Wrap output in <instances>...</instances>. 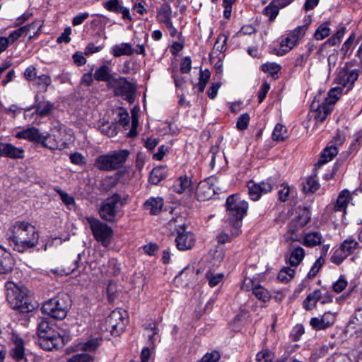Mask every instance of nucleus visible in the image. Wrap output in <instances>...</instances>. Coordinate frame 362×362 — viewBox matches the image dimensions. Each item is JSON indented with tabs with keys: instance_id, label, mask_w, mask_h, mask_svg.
Masks as SVG:
<instances>
[{
	"instance_id": "nucleus-62",
	"label": "nucleus",
	"mask_w": 362,
	"mask_h": 362,
	"mask_svg": "<svg viewBox=\"0 0 362 362\" xmlns=\"http://www.w3.org/2000/svg\"><path fill=\"white\" fill-rule=\"evenodd\" d=\"M69 158L72 163L82 165L86 163L85 158L79 153H74L70 155Z\"/></svg>"
},
{
	"instance_id": "nucleus-39",
	"label": "nucleus",
	"mask_w": 362,
	"mask_h": 362,
	"mask_svg": "<svg viewBox=\"0 0 362 362\" xmlns=\"http://www.w3.org/2000/svg\"><path fill=\"white\" fill-rule=\"evenodd\" d=\"M164 168L162 167L154 168L149 175V182L153 185H158L165 177V173L163 172Z\"/></svg>"
},
{
	"instance_id": "nucleus-1",
	"label": "nucleus",
	"mask_w": 362,
	"mask_h": 362,
	"mask_svg": "<svg viewBox=\"0 0 362 362\" xmlns=\"http://www.w3.org/2000/svg\"><path fill=\"white\" fill-rule=\"evenodd\" d=\"M8 233L10 245L19 252L34 247L38 243L39 235L35 227L28 222H16Z\"/></svg>"
},
{
	"instance_id": "nucleus-32",
	"label": "nucleus",
	"mask_w": 362,
	"mask_h": 362,
	"mask_svg": "<svg viewBox=\"0 0 362 362\" xmlns=\"http://www.w3.org/2000/svg\"><path fill=\"white\" fill-rule=\"evenodd\" d=\"M192 185V181L187 176L180 177L174 184V189L176 192L182 194L184 192L189 189Z\"/></svg>"
},
{
	"instance_id": "nucleus-55",
	"label": "nucleus",
	"mask_w": 362,
	"mask_h": 362,
	"mask_svg": "<svg viewBox=\"0 0 362 362\" xmlns=\"http://www.w3.org/2000/svg\"><path fill=\"white\" fill-rule=\"evenodd\" d=\"M250 121V115L247 113L241 115L237 121L236 127L240 130H245L247 128Z\"/></svg>"
},
{
	"instance_id": "nucleus-24",
	"label": "nucleus",
	"mask_w": 362,
	"mask_h": 362,
	"mask_svg": "<svg viewBox=\"0 0 362 362\" xmlns=\"http://www.w3.org/2000/svg\"><path fill=\"white\" fill-rule=\"evenodd\" d=\"M322 298V293L320 289H316L308 294L303 300V308L307 310H311L316 307L317 303Z\"/></svg>"
},
{
	"instance_id": "nucleus-57",
	"label": "nucleus",
	"mask_w": 362,
	"mask_h": 362,
	"mask_svg": "<svg viewBox=\"0 0 362 362\" xmlns=\"http://www.w3.org/2000/svg\"><path fill=\"white\" fill-rule=\"evenodd\" d=\"M326 362H351L347 355L344 354H334L329 356Z\"/></svg>"
},
{
	"instance_id": "nucleus-54",
	"label": "nucleus",
	"mask_w": 362,
	"mask_h": 362,
	"mask_svg": "<svg viewBox=\"0 0 362 362\" xmlns=\"http://www.w3.org/2000/svg\"><path fill=\"white\" fill-rule=\"evenodd\" d=\"M210 78V72L207 70L200 72L199 81L197 87L200 92H203Z\"/></svg>"
},
{
	"instance_id": "nucleus-52",
	"label": "nucleus",
	"mask_w": 362,
	"mask_h": 362,
	"mask_svg": "<svg viewBox=\"0 0 362 362\" xmlns=\"http://www.w3.org/2000/svg\"><path fill=\"white\" fill-rule=\"evenodd\" d=\"M54 132L57 134H53L52 136L51 135H47V140L49 139V141L47 142V148L55 149L59 147L58 143L60 140V133L59 130H56Z\"/></svg>"
},
{
	"instance_id": "nucleus-41",
	"label": "nucleus",
	"mask_w": 362,
	"mask_h": 362,
	"mask_svg": "<svg viewBox=\"0 0 362 362\" xmlns=\"http://www.w3.org/2000/svg\"><path fill=\"white\" fill-rule=\"evenodd\" d=\"M296 46L291 37L288 35L280 43V49L276 53L277 55L282 56L288 52L293 47Z\"/></svg>"
},
{
	"instance_id": "nucleus-11",
	"label": "nucleus",
	"mask_w": 362,
	"mask_h": 362,
	"mask_svg": "<svg viewBox=\"0 0 362 362\" xmlns=\"http://www.w3.org/2000/svg\"><path fill=\"white\" fill-rule=\"evenodd\" d=\"M67 313V305L63 298L58 295L47 301V314L52 318L64 319Z\"/></svg>"
},
{
	"instance_id": "nucleus-47",
	"label": "nucleus",
	"mask_w": 362,
	"mask_h": 362,
	"mask_svg": "<svg viewBox=\"0 0 362 362\" xmlns=\"http://www.w3.org/2000/svg\"><path fill=\"white\" fill-rule=\"evenodd\" d=\"M307 28L308 25L298 26L288 34V35L291 37L293 42H294L296 45H297L298 41L304 36Z\"/></svg>"
},
{
	"instance_id": "nucleus-48",
	"label": "nucleus",
	"mask_w": 362,
	"mask_h": 362,
	"mask_svg": "<svg viewBox=\"0 0 362 362\" xmlns=\"http://www.w3.org/2000/svg\"><path fill=\"white\" fill-rule=\"evenodd\" d=\"M274 358V354L269 349H263L256 355L257 362H272Z\"/></svg>"
},
{
	"instance_id": "nucleus-33",
	"label": "nucleus",
	"mask_w": 362,
	"mask_h": 362,
	"mask_svg": "<svg viewBox=\"0 0 362 362\" xmlns=\"http://www.w3.org/2000/svg\"><path fill=\"white\" fill-rule=\"evenodd\" d=\"M305 257V250L301 247H294L289 257V264L292 267H297L300 264Z\"/></svg>"
},
{
	"instance_id": "nucleus-49",
	"label": "nucleus",
	"mask_w": 362,
	"mask_h": 362,
	"mask_svg": "<svg viewBox=\"0 0 362 362\" xmlns=\"http://www.w3.org/2000/svg\"><path fill=\"white\" fill-rule=\"evenodd\" d=\"M99 129L101 133L109 137L114 136L117 134V127L114 124H110L108 122L103 123Z\"/></svg>"
},
{
	"instance_id": "nucleus-29",
	"label": "nucleus",
	"mask_w": 362,
	"mask_h": 362,
	"mask_svg": "<svg viewBox=\"0 0 362 362\" xmlns=\"http://www.w3.org/2000/svg\"><path fill=\"white\" fill-rule=\"evenodd\" d=\"M38 23H33L26 26L21 27L18 29L12 32L8 38L9 39L10 42L12 44L16 40H17L23 33L30 34L29 37H31V31L32 30H35L36 26H38Z\"/></svg>"
},
{
	"instance_id": "nucleus-5",
	"label": "nucleus",
	"mask_w": 362,
	"mask_h": 362,
	"mask_svg": "<svg viewBox=\"0 0 362 362\" xmlns=\"http://www.w3.org/2000/svg\"><path fill=\"white\" fill-rule=\"evenodd\" d=\"M129 151L126 149L115 151L110 154L101 155L95 160V165L101 170H116L126 162Z\"/></svg>"
},
{
	"instance_id": "nucleus-38",
	"label": "nucleus",
	"mask_w": 362,
	"mask_h": 362,
	"mask_svg": "<svg viewBox=\"0 0 362 362\" xmlns=\"http://www.w3.org/2000/svg\"><path fill=\"white\" fill-rule=\"evenodd\" d=\"M342 93L341 87H335L332 88L328 94L327 97L325 98L324 103H327L328 105H330L332 107L335 104V103L338 100L339 97Z\"/></svg>"
},
{
	"instance_id": "nucleus-15",
	"label": "nucleus",
	"mask_w": 362,
	"mask_h": 362,
	"mask_svg": "<svg viewBox=\"0 0 362 362\" xmlns=\"http://www.w3.org/2000/svg\"><path fill=\"white\" fill-rule=\"evenodd\" d=\"M335 320L336 317L333 313L325 312L321 316L311 318L310 324L314 329L322 330L332 325Z\"/></svg>"
},
{
	"instance_id": "nucleus-46",
	"label": "nucleus",
	"mask_w": 362,
	"mask_h": 362,
	"mask_svg": "<svg viewBox=\"0 0 362 362\" xmlns=\"http://www.w3.org/2000/svg\"><path fill=\"white\" fill-rule=\"evenodd\" d=\"M262 70L274 77L281 70V66L275 62H267L262 66Z\"/></svg>"
},
{
	"instance_id": "nucleus-61",
	"label": "nucleus",
	"mask_w": 362,
	"mask_h": 362,
	"mask_svg": "<svg viewBox=\"0 0 362 362\" xmlns=\"http://www.w3.org/2000/svg\"><path fill=\"white\" fill-rule=\"evenodd\" d=\"M269 89L270 85L267 82H264L258 91V100L259 103H262Z\"/></svg>"
},
{
	"instance_id": "nucleus-35",
	"label": "nucleus",
	"mask_w": 362,
	"mask_h": 362,
	"mask_svg": "<svg viewBox=\"0 0 362 362\" xmlns=\"http://www.w3.org/2000/svg\"><path fill=\"white\" fill-rule=\"evenodd\" d=\"M12 159L24 158V150L22 148H18L11 144L6 143L5 156Z\"/></svg>"
},
{
	"instance_id": "nucleus-13",
	"label": "nucleus",
	"mask_w": 362,
	"mask_h": 362,
	"mask_svg": "<svg viewBox=\"0 0 362 362\" xmlns=\"http://www.w3.org/2000/svg\"><path fill=\"white\" fill-rule=\"evenodd\" d=\"M111 88L115 89V93L119 95H126L130 99L136 90V85L134 83L128 81L125 78H115Z\"/></svg>"
},
{
	"instance_id": "nucleus-58",
	"label": "nucleus",
	"mask_w": 362,
	"mask_h": 362,
	"mask_svg": "<svg viewBox=\"0 0 362 362\" xmlns=\"http://www.w3.org/2000/svg\"><path fill=\"white\" fill-rule=\"evenodd\" d=\"M206 277L209 280V284L211 287H214L217 286L221 281L222 280L223 275L222 274H218L216 275H213L212 274L208 273L206 274Z\"/></svg>"
},
{
	"instance_id": "nucleus-7",
	"label": "nucleus",
	"mask_w": 362,
	"mask_h": 362,
	"mask_svg": "<svg viewBox=\"0 0 362 362\" xmlns=\"http://www.w3.org/2000/svg\"><path fill=\"white\" fill-rule=\"evenodd\" d=\"M125 316L126 312L122 309H115L112 311L105 320L106 331L110 332L112 335H118L122 332L128 322Z\"/></svg>"
},
{
	"instance_id": "nucleus-37",
	"label": "nucleus",
	"mask_w": 362,
	"mask_h": 362,
	"mask_svg": "<svg viewBox=\"0 0 362 362\" xmlns=\"http://www.w3.org/2000/svg\"><path fill=\"white\" fill-rule=\"evenodd\" d=\"M288 136L287 128L281 124H277L272 132V139L276 141H283Z\"/></svg>"
},
{
	"instance_id": "nucleus-18",
	"label": "nucleus",
	"mask_w": 362,
	"mask_h": 362,
	"mask_svg": "<svg viewBox=\"0 0 362 362\" xmlns=\"http://www.w3.org/2000/svg\"><path fill=\"white\" fill-rule=\"evenodd\" d=\"M15 264L11 254L0 246V274H7L12 271Z\"/></svg>"
},
{
	"instance_id": "nucleus-2",
	"label": "nucleus",
	"mask_w": 362,
	"mask_h": 362,
	"mask_svg": "<svg viewBox=\"0 0 362 362\" xmlns=\"http://www.w3.org/2000/svg\"><path fill=\"white\" fill-rule=\"evenodd\" d=\"M5 288L6 300L13 310L25 314L39 307V303L29 296L28 289L23 285L7 281Z\"/></svg>"
},
{
	"instance_id": "nucleus-9",
	"label": "nucleus",
	"mask_w": 362,
	"mask_h": 362,
	"mask_svg": "<svg viewBox=\"0 0 362 362\" xmlns=\"http://www.w3.org/2000/svg\"><path fill=\"white\" fill-rule=\"evenodd\" d=\"M358 247V243L353 238L344 240L332 256V262L340 264L349 255L353 254Z\"/></svg>"
},
{
	"instance_id": "nucleus-6",
	"label": "nucleus",
	"mask_w": 362,
	"mask_h": 362,
	"mask_svg": "<svg viewBox=\"0 0 362 362\" xmlns=\"http://www.w3.org/2000/svg\"><path fill=\"white\" fill-rule=\"evenodd\" d=\"M86 219L95 239L103 246L108 247L113 235L112 228L94 217H88Z\"/></svg>"
},
{
	"instance_id": "nucleus-14",
	"label": "nucleus",
	"mask_w": 362,
	"mask_h": 362,
	"mask_svg": "<svg viewBox=\"0 0 362 362\" xmlns=\"http://www.w3.org/2000/svg\"><path fill=\"white\" fill-rule=\"evenodd\" d=\"M248 193L250 198L254 200H258L262 194L268 193L272 191V185L269 182H262L259 184L250 180L247 183Z\"/></svg>"
},
{
	"instance_id": "nucleus-53",
	"label": "nucleus",
	"mask_w": 362,
	"mask_h": 362,
	"mask_svg": "<svg viewBox=\"0 0 362 362\" xmlns=\"http://www.w3.org/2000/svg\"><path fill=\"white\" fill-rule=\"evenodd\" d=\"M227 37L224 35L218 37L214 46V50L220 53L223 52L226 49Z\"/></svg>"
},
{
	"instance_id": "nucleus-64",
	"label": "nucleus",
	"mask_w": 362,
	"mask_h": 362,
	"mask_svg": "<svg viewBox=\"0 0 362 362\" xmlns=\"http://www.w3.org/2000/svg\"><path fill=\"white\" fill-rule=\"evenodd\" d=\"M71 33V28L70 27H67L64 29V32L61 34V35L58 37V42H66L68 43L70 42L71 38L69 35Z\"/></svg>"
},
{
	"instance_id": "nucleus-34",
	"label": "nucleus",
	"mask_w": 362,
	"mask_h": 362,
	"mask_svg": "<svg viewBox=\"0 0 362 362\" xmlns=\"http://www.w3.org/2000/svg\"><path fill=\"white\" fill-rule=\"evenodd\" d=\"M101 340L98 338L92 339L83 344H78L76 346V349H73L71 346L66 349V352L69 354L70 352L75 351L76 350L83 349L84 351H92L95 350L100 344Z\"/></svg>"
},
{
	"instance_id": "nucleus-59",
	"label": "nucleus",
	"mask_w": 362,
	"mask_h": 362,
	"mask_svg": "<svg viewBox=\"0 0 362 362\" xmlns=\"http://www.w3.org/2000/svg\"><path fill=\"white\" fill-rule=\"evenodd\" d=\"M354 40L355 35L352 33L349 36V37L346 40V42L343 44L341 51L343 52L344 55L347 54L348 52L352 48Z\"/></svg>"
},
{
	"instance_id": "nucleus-30",
	"label": "nucleus",
	"mask_w": 362,
	"mask_h": 362,
	"mask_svg": "<svg viewBox=\"0 0 362 362\" xmlns=\"http://www.w3.org/2000/svg\"><path fill=\"white\" fill-rule=\"evenodd\" d=\"M171 8L168 4H163L157 11V20L160 23L167 25L171 23Z\"/></svg>"
},
{
	"instance_id": "nucleus-12",
	"label": "nucleus",
	"mask_w": 362,
	"mask_h": 362,
	"mask_svg": "<svg viewBox=\"0 0 362 362\" xmlns=\"http://www.w3.org/2000/svg\"><path fill=\"white\" fill-rule=\"evenodd\" d=\"M217 182V179L214 177H210L201 181L197 189V196L199 200L206 201L211 199L215 194L214 185Z\"/></svg>"
},
{
	"instance_id": "nucleus-8",
	"label": "nucleus",
	"mask_w": 362,
	"mask_h": 362,
	"mask_svg": "<svg viewBox=\"0 0 362 362\" xmlns=\"http://www.w3.org/2000/svg\"><path fill=\"white\" fill-rule=\"evenodd\" d=\"M178 218L171 220L169 223L170 226H175L177 231V236L175 239L177 247L180 250H187L191 249L195 243V238L193 233L189 231H185L184 229L185 225H176L178 222Z\"/></svg>"
},
{
	"instance_id": "nucleus-42",
	"label": "nucleus",
	"mask_w": 362,
	"mask_h": 362,
	"mask_svg": "<svg viewBox=\"0 0 362 362\" xmlns=\"http://www.w3.org/2000/svg\"><path fill=\"white\" fill-rule=\"evenodd\" d=\"M253 294L260 300L267 302L270 299L269 291L260 285L255 286L252 289Z\"/></svg>"
},
{
	"instance_id": "nucleus-40",
	"label": "nucleus",
	"mask_w": 362,
	"mask_h": 362,
	"mask_svg": "<svg viewBox=\"0 0 362 362\" xmlns=\"http://www.w3.org/2000/svg\"><path fill=\"white\" fill-rule=\"evenodd\" d=\"M54 190L60 196L62 202L66 206V207L69 209H73L75 208L76 202L74 198L72 196L69 195V194L59 188H54Z\"/></svg>"
},
{
	"instance_id": "nucleus-21",
	"label": "nucleus",
	"mask_w": 362,
	"mask_h": 362,
	"mask_svg": "<svg viewBox=\"0 0 362 362\" xmlns=\"http://www.w3.org/2000/svg\"><path fill=\"white\" fill-rule=\"evenodd\" d=\"M103 6L109 11L122 13L124 19H130L129 9L120 6L119 0H107L103 3Z\"/></svg>"
},
{
	"instance_id": "nucleus-45",
	"label": "nucleus",
	"mask_w": 362,
	"mask_h": 362,
	"mask_svg": "<svg viewBox=\"0 0 362 362\" xmlns=\"http://www.w3.org/2000/svg\"><path fill=\"white\" fill-rule=\"evenodd\" d=\"M320 187V184L314 177H309L303 184V188L305 193H313Z\"/></svg>"
},
{
	"instance_id": "nucleus-20",
	"label": "nucleus",
	"mask_w": 362,
	"mask_h": 362,
	"mask_svg": "<svg viewBox=\"0 0 362 362\" xmlns=\"http://www.w3.org/2000/svg\"><path fill=\"white\" fill-rule=\"evenodd\" d=\"M94 78L98 81H105L107 86L111 87L115 78L111 74L109 66L103 65L97 69L94 74Z\"/></svg>"
},
{
	"instance_id": "nucleus-17",
	"label": "nucleus",
	"mask_w": 362,
	"mask_h": 362,
	"mask_svg": "<svg viewBox=\"0 0 362 362\" xmlns=\"http://www.w3.org/2000/svg\"><path fill=\"white\" fill-rule=\"evenodd\" d=\"M16 137L18 139H27L30 141L40 144L42 146H45V137L34 127L28 128L17 132Z\"/></svg>"
},
{
	"instance_id": "nucleus-60",
	"label": "nucleus",
	"mask_w": 362,
	"mask_h": 362,
	"mask_svg": "<svg viewBox=\"0 0 362 362\" xmlns=\"http://www.w3.org/2000/svg\"><path fill=\"white\" fill-rule=\"evenodd\" d=\"M192 68V60L189 57H185L181 62L180 71L182 73H189Z\"/></svg>"
},
{
	"instance_id": "nucleus-3",
	"label": "nucleus",
	"mask_w": 362,
	"mask_h": 362,
	"mask_svg": "<svg viewBox=\"0 0 362 362\" xmlns=\"http://www.w3.org/2000/svg\"><path fill=\"white\" fill-rule=\"evenodd\" d=\"M226 223L232 226V235H238L240 233L242 219L247 213L248 204L237 195L229 196L226 202Z\"/></svg>"
},
{
	"instance_id": "nucleus-25",
	"label": "nucleus",
	"mask_w": 362,
	"mask_h": 362,
	"mask_svg": "<svg viewBox=\"0 0 362 362\" xmlns=\"http://www.w3.org/2000/svg\"><path fill=\"white\" fill-rule=\"evenodd\" d=\"M134 52V49L130 43L115 45L111 49V54L115 57L123 55L131 56Z\"/></svg>"
},
{
	"instance_id": "nucleus-23",
	"label": "nucleus",
	"mask_w": 362,
	"mask_h": 362,
	"mask_svg": "<svg viewBox=\"0 0 362 362\" xmlns=\"http://www.w3.org/2000/svg\"><path fill=\"white\" fill-rule=\"evenodd\" d=\"M63 346L62 337L47 327V350H53Z\"/></svg>"
},
{
	"instance_id": "nucleus-4",
	"label": "nucleus",
	"mask_w": 362,
	"mask_h": 362,
	"mask_svg": "<svg viewBox=\"0 0 362 362\" xmlns=\"http://www.w3.org/2000/svg\"><path fill=\"white\" fill-rule=\"evenodd\" d=\"M124 206L121 197L115 194L104 200L98 209L100 217L106 222L113 223L121 216L120 212Z\"/></svg>"
},
{
	"instance_id": "nucleus-31",
	"label": "nucleus",
	"mask_w": 362,
	"mask_h": 362,
	"mask_svg": "<svg viewBox=\"0 0 362 362\" xmlns=\"http://www.w3.org/2000/svg\"><path fill=\"white\" fill-rule=\"evenodd\" d=\"M322 236L319 232H311L304 235L303 244L308 247H314L322 243Z\"/></svg>"
},
{
	"instance_id": "nucleus-63",
	"label": "nucleus",
	"mask_w": 362,
	"mask_h": 362,
	"mask_svg": "<svg viewBox=\"0 0 362 362\" xmlns=\"http://www.w3.org/2000/svg\"><path fill=\"white\" fill-rule=\"evenodd\" d=\"M346 281L341 277L333 284V290L337 293H340L346 287Z\"/></svg>"
},
{
	"instance_id": "nucleus-22",
	"label": "nucleus",
	"mask_w": 362,
	"mask_h": 362,
	"mask_svg": "<svg viewBox=\"0 0 362 362\" xmlns=\"http://www.w3.org/2000/svg\"><path fill=\"white\" fill-rule=\"evenodd\" d=\"M351 200V196L349 191L347 189L342 190L339 193L335 203L334 204V210L336 211H343L345 212L347 204Z\"/></svg>"
},
{
	"instance_id": "nucleus-19",
	"label": "nucleus",
	"mask_w": 362,
	"mask_h": 362,
	"mask_svg": "<svg viewBox=\"0 0 362 362\" xmlns=\"http://www.w3.org/2000/svg\"><path fill=\"white\" fill-rule=\"evenodd\" d=\"M12 341L13 346L11 349L10 354L16 361H21L24 358L25 354L24 342L18 335H13Z\"/></svg>"
},
{
	"instance_id": "nucleus-26",
	"label": "nucleus",
	"mask_w": 362,
	"mask_h": 362,
	"mask_svg": "<svg viewBox=\"0 0 362 362\" xmlns=\"http://www.w3.org/2000/svg\"><path fill=\"white\" fill-rule=\"evenodd\" d=\"M281 0H274L264 9L263 13L267 16L269 21H274L277 16L279 8L285 7L286 4H281Z\"/></svg>"
},
{
	"instance_id": "nucleus-10",
	"label": "nucleus",
	"mask_w": 362,
	"mask_h": 362,
	"mask_svg": "<svg viewBox=\"0 0 362 362\" xmlns=\"http://www.w3.org/2000/svg\"><path fill=\"white\" fill-rule=\"evenodd\" d=\"M358 70L352 69L346 64L345 66L338 71L334 78V83L349 90L353 88L354 84L358 79Z\"/></svg>"
},
{
	"instance_id": "nucleus-27",
	"label": "nucleus",
	"mask_w": 362,
	"mask_h": 362,
	"mask_svg": "<svg viewBox=\"0 0 362 362\" xmlns=\"http://www.w3.org/2000/svg\"><path fill=\"white\" fill-rule=\"evenodd\" d=\"M310 211L307 208H303L299 210L298 216L292 221L291 224L294 227H303L310 220Z\"/></svg>"
},
{
	"instance_id": "nucleus-43",
	"label": "nucleus",
	"mask_w": 362,
	"mask_h": 362,
	"mask_svg": "<svg viewBox=\"0 0 362 362\" xmlns=\"http://www.w3.org/2000/svg\"><path fill=\"white\" fill-rule=\"evenodd\" d=\"M45 320L44 318L41 319V321L39 322L37 327V335L38 339L37 341V344L42 349H45Z\"/></svg>"
},
{
	"instance_id": "nucleus-44",
	"label": "nucleus",
	"mask_w": 362,
	"mask_h": 362,
	"mask_svg": "<svg viewBox=\"0 0 362 362\" xmlns=\"http://www.w3.org/2000/svg\"><path fill=\"white\" fill-rule=\"evenodd\" d=\"M328 25V23H325L317 28L314 34L315 40H322L330 34L331 30Z\"/></svg>"
},
{
	"instance_id": "nucleus-51",
	"label": "nucleus",
	"mask_w": 362,
	"mask_h": 362,
	"mask_svg": "<svg viewBox=\"0 0 362 362\" xmlns=\"http://www.w3.org/2000/svg\"><path fill=\"white\" fill-rule=\"evenodd\" d=\"M324 263H325V259L322 257H319L315 261V262L311 267L310 270L309 271V272L308 274V278H310V279L314 278L317 275V274L318 273V272L320 271V269H321V267H322Z\"/></svg>"
},
{
	"instance_id": "nucleus-16",
	"label": "nucleus",
	"mask_w": 362,
	"mask_h": 362,
	"mask_svg": "<svg viewBox=\"0 0 362 362\" xmlns=\"http://www.w3.org/2000/svg\"><path fill=\"white\" fill-rule=\"evenodd\" d=\"M320 99L318 97H315L314 100L311 105V107L314 109L313 117L316 122H322L326 119L327 116L330 114L332 107L327 103L322 102L319 103Z\"/></svg>"
},
{
	"instance_id": "nucleus-28",
	"label": "nucleus",
	"mask_w": 362,
	"mask_h": 362,
	"mask_svg": "<svg viewBox=\"0 0 362 362\" xmlns=\"http://www.w3.org/2000/svg\"><path fill=\"white\" fill-rule=\"evenodd\" d=\"M163 206V200L160 197H151L144 203V208L148 210L151 214H158Z\"/></svg>"
},
{
	"instance_id": "nucleus-36",
	"label": "nucleus",
	"mask_w": 362,
	"mask_h": 362,
	"mask_svg": "<svg viewBox=\"0 0 362 362\" xmlns=\"http://www.w3.org/2000/svg\"><path fill=\"white\" fill-rule=\"evenodd\" d=\"M338 153V148L335 146L327 147L321 154L318 160L319 165L325 164L333 159Z\"/></svg>"
},
{
	"instance_id": "nucleus-50",
	"label": "nucleus",
	"mask_w": 362,
	"mask_h": 362,
	"mask_svg": "<svg viewBox=\"0 0 362 362\" xmlns=\"http://www.w3.org/2000/svg\"><path fill=\"white\" fill-rule=\"evenodd\" d=\"M296 270L290 267L282 269L279 274L278 279L281 281H290L295 275Z\"/></svg>"
},
{
	"instance_id": "nucleus-56",
	"label": "nucleus",
	"mask_w": 362,
	"mask_h": 362,
	"mask_svg": "<svg viewBox=\"0 0 362 362\" xmlns=\"http://www.w3.org/2000/svg\"><path fill=\"white\" fill-rule=\"evenodd\" d=\"M68 362H93V358L89 354L83 353L74 355Z\"/></svg>"
}]
</instances>
